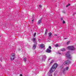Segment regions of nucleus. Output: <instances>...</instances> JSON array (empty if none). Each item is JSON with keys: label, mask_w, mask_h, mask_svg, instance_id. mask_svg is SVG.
Here are the masks:
<instances>
[{"label": "nucleus", "mask_w": 76, "mask_h": 76, "mask_svg": "<svg viewBox=\"0 0 76 76\" xmlns=\"http://www.w3.org/2000/svg\"><path fill=\"white\" fill-rule=\"evenodd\" d=\"M57 66H58L57 64H55L50 70H51V71H53V72H54V71H55V70H56V68H57Z\"/></svg>", "instance_id": "1"}, {"label": "nucleus", "mask_w": 76, "mask_h": 76, "mask_svg": "<svg viewBox=\"0 0 76 76\" xmlns=\"http://www.w3.org/2000/svg\"><path fill=\"white\" fill-rule=\"evenodd\" d=\"M70 51H68L66 55L67 58H68L69 59H72V56H70L69 54L70 53Z\"/></svg>", "instance_id": "2"}, {"label": "nucleus", "mask_w": 76, "mask_h": 76, "mask_svg": "<svg viewBox=\"0 0 76 76\" xmlns=\"http://www.w3.org/2000/svg\"><path fill=\"white\" fill-rule=\"evenodd\" d=\"M67 48L68 50H71V51H73L74 50H75V48L74 46H68L67 47Z\"/></svg>", "instance_id": "3"}, {"label": "nucleus", "mask_w": 76, "mask_h": 76, "mask_svg": "<svg viewBox=\"0 0 76 76\" xmlns=\"http://www.w3.org/2000/svg\"><path fill=\"white\" fill-rule=\"evenodd\" d=\"M15 53H13L11 56V60L12 61H13V60H15Z\"/></svg>", "instance_id": "4"}, {"label": "nucleus", "mask_w": 76, "mask_h": 76, "mask_svg": "<svg viewBox=\"0 0 76 76\" xmlns=\"http://www.w3.org/2000/svg\"><path fill=\"white\" fill-rule=\"evenodd\" d=\"M70 63H71V61L67 60L64 63V65H67V64H69Z\"/></svg>", "instance_id": "5"}, {"label": "nucleus", "mask_w": 76, "mask_h": 76, "mask_svg": "<svg viewBox=\"0 0 76 76\" xmlns=\"http://www.w3.org/2000/svg\"><path fill=\"white\" fill-rule=\"evenodd\" d=\"M53 72V71H52L51 70H50L49 72L48 73V75H49L48 76H52V73Z\"/></svg>", "instance_id": "6"}, {"label": "nucleus", "mask_w": 76, "mask_h": 76, "mask_svg": "<svg viewBox=\"0 0 76 76\" xmlns=\"http://www.w3.org/2000/svg\"><path fill=\"white\" fill-rule=\"evenodd\" d=\"M46 58L47 57H46V56H45V55L43 56H42V60H43V61H45Z\"/></svg>", "instance_id": "7"}, {"label": "nucleus", "mask_w": 76, "mask_h": 76, "mask_svg": "<svg viewBox=\"0 0 76 76\" xmlns=\"http://www.w3.org/2000/svg\"><path fill=\"white\" fill-rule=\"evenodd\" d=\"M68 70H69V68L68 67H67L65 69H63L62 72H63V73H64V72L66 70L67 71Z\"/></svg>", "instance_id": "8"}, {"label": "nucleus", "mask_w": 76, "mask_h": 76, "mask_svg": "<svg viewBox=\"0 0 76 76\" xmlns=\"http://www.w3.org/2000/svg\"><path fill=\"white\" fill-rule=\"evenodd\" d=\"M33 41L34 42V43L36 44H37V42H36V39L35 38H34L33 39Z\"/></svg>", "instance_id": "9"}, {"label": "nucleus", "mask_w": 76, "mask_h": 76, "mask_svg": "<svg viewBox=\"0 0 76 76\" xmlns=\"http://www.w3.org/2000/svg\"><path fill=\"white\" fill-rule=\"evenodd\" d=\"M37 44H34V45L33 46V50H35V48H36V46H37Z\"/></svg>", "instance_id": "10"}, {"label": "nucleus", "mask_w": 76, "mask_h": 76, "mask_svg": "<svg viewBox=\"0 0 76 76\" xmlns=\"http://www.w3.org/2000/svg\"><path fill=\"white\" fill-rule=\"evenodd\" d=\"M46 52L47 53H51V50L49 49H47V50H46Z\"/></svg>", "instance_id": "11"}, {"label": "nucleus", "mask_w": 76, "mask_h": 76, "mask_svg": "<svg viewBox=\"0 0 76 76\" xmlns=\"http://www.w3.org/2000/svg\"><path fill=\"white\" fill-rule=\"evenodd\" d=\"M49 38H51V35H52V33H51L50 32L49 34Z\"/></svg>", "instance_id": "12"}, {"label": "nucleus", "mask_w": 76, "mask_h": 76, "mask_svg": "<svg viewBox=\"0 0 76 76\" xmlns=\"http://www.w3.org/2000/svg\"><path fill=\"white\" fill-rule=\"evenodd\" d=\"M40 47L41 48H44V44H42L40 45Z\"/></svg>", "instance_id": "13"}, {"label": "nucleus", "mask_w": 76, "mask_h": 76, "mask_svg": "<svg viewBox=\"0 0 76 76\" xmlns=\"http://www.w3.org/2000/svg\"><path fill=\"white\" fill-rule=\"evenodd\" d=\"M41 23V19L39 20L38 22H37V24H40Z\"/></svg>", "instance_id": "14"}, {"label": "nucleus", "mask_w": 76, "mask_h": 76, "mask_svg": "<svg viewBox=\"0 0 76 76\" xmlns=\"http://www.w3.org/2000/svg\"><path fill=\"white\" fill-rule=\"evenodd\" d=\"M65 50H66V49H62L60 50V51H65Z\"/></svg>", "instance_id": "15"}, {"label": "nucleus", "mask_w": 76, "mask_h": 76, "mask_svg": "<svg viewBox=\"0 0 76 76\" xmlns=\"http://www.w3.org/2000/svg\"><path fill=\"white\" fill-rule=\"evenodd\" d=\"M53 62H54V61H53V60L52 61L49 65V66H50V65H51V64H53Z\"/></svg>", "instance_id": "16"}, {"label": "nucleus", "mask_w": 76, "mask_h": 76, "mask_svg": "<svg viewBox=\"0 0 76 76\" xmlns=\"http://www.w3.org/2000/svg\"><path fill=\"white\" fill-rule=\"evenodd\" d=\"M47 34V29H46V31H45V34L46 35Z\"/></svg>", "instance_id": "17"}, {"label": "nucleus", "mask_w": 76, "mask_h": 76, "mask_svg": "<svg viewBox=\"0 0 76 76\" xmlns=\"http://www.w3.org/2000/svg\"><path fill=\"white\" fill-rule=\"evenodd\" d=\"M23 60L24 61H26V58H25L23 59Z\"/></svg>", "instance_id": "18"}, {"label": "nucleus", "mask_w": 76, "mask_h": 76, "mask_svg": "<svg viewBox=\"0 0 76 76\" xmlns=\"http://www.w3.org/2000/svg\"><path fill=\"white\" fill-rule=\"evenodd\" d=\"M70 5V4H69L68 5H67L66 6V7H69V6Z\"/></svg>", "instance_id": "19"}, {"label": "nucleus", "mask_w": 76, "mask_h": 76, "mask_svg": "<svg viewBox=\"0 0 76 76\" xmlns=\"http://www.w3.org/2000/svg\"><path fill=\"white\" fill-rule=\"evenodd\" d=\"M37 33H35L34 34V37H35Z\"/></svg>", "instance_id": "20"}, {"label": "nucleus", "mask_w": 76, "mask_h": 76, "mask_svg": "<svg viewBox=\"0 0 76 76\" xmlns=\"http://www.w3.org/2000/svg\"><path fill=\"white\" fill-rule=\"evenodd\" d=\"M70 42V41H68L67 42V44H69V43Z\"/></svg>", "instance_id": "21"}, {"label": "nucleus", "mask_w": 76, "mask_h": 76, "mask_svg": "<svg viewBox=\"0 0 76 76\" xmlns=\"http://www.w3.org/2000/svg\"><path fill=\"white\" fill-rule=\"evenodd\" d=\"M63 24H64V23H65V21L64 20H63Z\"/></svg>", "instance_id": "22"}, {"label": "nucleus", "mask_w": 76, "mask_h": 76, "mask_svg": "<svg viewBox=\"0 0 76 76\" xmlns=\"http://www.w3.org/2000/svg\"><path fill=\"white\" fill-rule=\"evenodd\" d=\"M61 21H62V20H63V18H61Z\"/></svg>", "instance_id": "23"}, {"label": "nucleus", "mask_w": 76, "mask_h": 76, "mask_svg": "<svg viewBox=\"0 0 76 76\" xmlns=\"http://www.w3.org/2000/svg\"><path fill=\"white\" fill-rule=\"evenodd\" d=\"M49 49H51V46H49Z\"/></svg>", "instance_id": "24"}, {"label": "nucleus", "mask_w": 76, "mask_h": 76, "mask_svg": "<svg viewBox=\"0 0 76 76\" xmlns=\"http://www.w3.org/2000/svg\"><path fill=\"white\" fill-rule=\"evenodd\" d=\"M39 7H42V6H41V5H39Z\"/></svg>", "instance_id": "25"}, {"label": "nucleus", "mask_w": 76, "mask_h": 76, "mask_svg": "<svg viewBox=\"0 0 76 76\" xmlns=\"http://www.w3.org/2000/svg\"><path fill=\"white\" fill-rule=\"evenodd\" d=\"M56 47H58V45H56Z\"/></svg>", "instance_id": "26"}, {"label": "nucleus", "mask_w": 76, "mask_h": 76, "mask_svg": "<svg viewBox=\"0 0 76 76\" xmlns=\"http://www.w3.org/2000/svg\"><path fill=\"white\" fill-rule=\"evenodd\" d=\"M54 36H57V35L56 34H55V35H54Z\"/></svg>", "instance_id": "27"}, {"label": "nucleus", "mask_w": 76, "mask_h": 76, "mask_svg": "<svg viewBox=\"0 0 76 76\" xmlns=\"http://www.w3.org/2000/svg\"><path fill=\"white\" fill-rule=\"evenodd\" d=\"M0 61H1V62H2L1 61H2V59H0Z\"/></svg>", "instance_id": "28"}, {"label": "nucleus", "mask_w": 76, "mask_h": 76, "mask_svg": "<svg viewBox=\"0 0 76 76\" xmlns=\"http://www.w3.org/2000/svg\"><path fill=\"white\" fill-rule=\"evenodd\" d=\"M34 20H32V21L33 22H34Z\"/></svg>", "instance_id": "29"}, {"label": "nucleus", "mask_w": 76, "mask_h": 76, "mask_svg": "<svg viewBox=\"0 0 76 76\" xmlns=\"http://www.w3.org/2000/svg\"><path fill=\"white\" fill-rule=\"evenodd\" d=\"M58 53L59 54H61V53Z\"/></svg>", "instance_id": "30"}, {"label": "nucleus", "mask_w": 76, "mask_h": 76, "mask_svg": "<svg viewBox=\"0 0 76 76\" xmlns=\"http://www.w3.org/2000/svg\"><path fill=\"white\" fill-rule=\"evenodd\" d=\"M64 39H67L66 38H64Z\"/></svg>", "instance_id": "31"}, {"label": "nucleus", "mask_w": 76, "mask_h": 76, "mask_svg": "<svg viewBox=\"0 0 76 76\" xmlns=\"http://www.w3.org/2000/svg\"><path fill=\"white\" fill-rule=\"evenodd\" d=\"M18 50H19V51L20 50V49H18Z\"/></svg>", "instance_id": "32"}, {"label": "nucleus", "mask_w": 76, "mask_h": 76, "mask_svg": "<svg viewBox=\"0 0 76 76\" xmlns=\"http://www.w3.org/2000/svg\"><path fill=\"white\" fill-rule=\"evenodd\" d=\"M20 76H22V75L21 74L20 75Z\"/></svg>", "instance_id": "33"}, {"label": "nucleus", "mask_w": 76, "mask_h": 76, "mask_svg": "<svg viewBox=\"0 0 76 76\" xmlns=\"http://www.w3.org/2000/svg\"><path fill=\"white\" fill-rule=\"evenodd\" d=\"M50 60V58H49V60H48V61H49Z\"/></svg>", "instance_id": "34"}, {"label": "nucleus", "mask_w": 76, "mask_h": 76, "mask_svg": "<svg viewBox=\"0 0 76 76\" xmlns=\"http://www.w3.org/2000/svg\"><path fill=\"white\" fill-rule=\"evenodd\" d=\"M56 74H55V73H54V75H55Z\"/></svg>", "instance_id": "35"}, {"label": "nucleus", "mask_w": 76, "mask_h": 76, "mask_svg": "<svg viewBox=\"0 0 76 76\" xmlns=\"http://www.w3.org/2000/svg\"><path fill=\"white\" fill-rule=\"evenodd\" d=\"M29 47H30V45H29Z\"/></svg>", "instance_id": "36"}, {"label": "nucleus", "mask_w": 76, "mask_h": 76, "mask_svg": "<svg viewBox=\"0 0 76 76\" xmlns=\"http://www.w3.org/2000/svg\"><path fill=\"white\" fill-rule=\"evenodd\" d=\"M0 37H1V36H0Z\"/></svg>", "instance_id": "37"}]
</instances>
